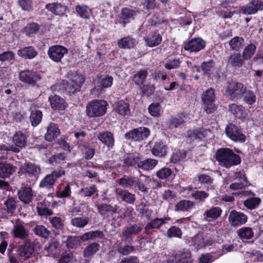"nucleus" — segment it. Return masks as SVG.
<instances>
[{"instance_id":"f257e3e1","label":"nucleus","mask_w":263,"mask_h":263,"mask_svg":"<svg viewBox=\"0 0 263 263\" xmlns=\"http://www.w3.org/2000/svg\"><path fill=\"white\" fill-rule=\"evenodd\" d=\"M216 159L220 165L229 168L241 162L240 157L228 148H219L216 153Z\"/></svg>"},{"instance_id":"f03ea898","label":"nucleus","mask_w":263,"mask_h":263,"mask_svg":"<svg viewBox=\"0 0 263 263\" xmlns=\"http://www.w3.org/2000/svg\"><path fill=\"white\" fill-rule=\"evenodd\" d=\"M107 105L105 100H92L86 106V115L90 118L102 116L106 113Z\"/></svg>"},{"instance_id":"7ed1b4c3","label":"nucleus","mask_w":263,"mask_h":263,"mask_svg":"<svg viewBox=\"0 0 263 263\" xmlns=\"http://www.w3.org/2000/svg\"><path fill=\"white\" fill-rule=\"evenodd\" d=\"M202 101L203 102V108L208 114L213 113L216 109L215 102L214 90L210 88L205 91L202 96Z\"/></svg>"},{"instance_id":"20e7f679","label":"nucleus","mask_w":263,"mask_h":263,"mask_svg":"<svg viewBox=\"0 0 263 263\" xmlns=\"http://www.w3.org/2000/svg\"><path fill=\"white\" fill-rule=\"evenodd\" d=\"M247 88L242 83L238 82H231L229 83L226 91L227 94L232 99H238L246 92Z\"/></svg>"},{"instance_id":"39448f33","label":"nucleus","mask_w":263,"mask_h":263,"mask_svg":"<svg viewBox=\"0 0 263 263\" xmlns=\"http://www.w3.org/2000/svg\"><path fill=\"white\" fill-rule=\"evenodd\" d=\"M68 49L61 45H53L50 47L47 54L51 60L56 63L62 62L64 55L68 53Z\"/></svg>"},{"instance_id":"423d86ee","label":"nucleus","mask_w":263,"mask_h":263,"mask_svg":"<svg viewBox=\"0 0 263 263\" xmlns=\"http://www.w3.org/2000/svg\"><path fill=\"white\" fill-rule=\"evenodd\" d=\"M150 130L145 127H140L131 130L125 134V137L128 139L137 141L146 139L149 135Z\"/></svg>"},{"instance_id":"0eeeda50","label":"nucleus","mask_w":263,"mask_h":263,"mask_svg":"<svg viewBox=\"0 0 263 263\" xmlns=\"http://www.w3.org/2000/svg\"><path fill=\"white\" fill-rule=\"evenodd\" d=\"M227 136L232 140L242 143L246 141V136L235 125L230 124L226 127Z\"/></svg>"},{"instance_id":"6e6552de","label":"nucleus","mask_w":263,"mask_h":263,"mask_svg":"<svg viewBox=\"0 0 263 263\" xmlns=\"http://www.w3.org/2000/svg\"><path fill=\"white\" fill-rule=\"evenodd\" d=\"M113 78L111 76L98 77L97 85L91 90V94L102 93L104 89L110 87L112 84Z\"/></svg>"},{"instance_id":"1a4fd4ad","label":"nucleus","mask_w":263,"mask_h":263,"mask_svg":"<svg viewBox=\"0 0 263 263\" xmlns=\"http://www.w3.org/2000/svg\"><path fill=\"white\" fill-rule=\"evenodd\" d=\"M64 175L62 170H57L46 175L40 182V186L42 188L50 189L52 187L56 180Z\"/></svg>"},{"instance_id":"9d476101","label":"nucleus","mask_w":263,"mask_h":263,"mask_svg":"<svg viewBox=\"0 0 263 263\" xmlns=\"http://www.w3.org/2000/svg\"><path fill=\"white\" fill-rule=\"evenodd\" d=\"M210 133V130L204 128L190 130L187 132V139L190 142H199L207 137Z\"/></svg>"},{"instance_id":"9b49d317","label":"nucleus","mask_w":263,"mask_h":263,"mask_svg":"<svg viewBox=\"0 0 263 263\" xmlns=\"http://www.w3.org/2000/svg\"><path fill=\"white\" fill-rule=\"evenodd\" d=\"M205 45V42L202 39L194 38L184 44V49L190 52H197L204 49Z\"/></svg>"},{"instance_id":"f8f14e48","label":"nucleus","mask_w":263,"mask_h":263,"mask_svg":"<svg viewBox=\"0 0 263 263\" xmlns=\"http://www.w3.org/2000/svg\"><path fill=\"white\" fill-rule=\"evenodd\" d=\"M248 220L247 216L241 212L232 211L229 216L230 224L233 227H238L245 223Z\"/></svg>"},{"instance_id":"ddd939ff","label":"nucleus","mask_w":263,"mask_h":263,"mask_svg":"<svg viewBox=\"0 0 263 263\" xmlns=\"http://www.w3.org/2000/svg\"><path fill=\"white\" fill-rule=\"evenodd\" d=\"M51 108L53 110H64L67 107L68 104L59 96L51 95L48 98Z\"/></svg>"},{"instance_id":"4468645a","label":"nucleus","mask_w":263,"mask_h":263,"mask_svg":"<svg viewBox=\"0 0 263 263\" xmlns=\"http://www.w3.org/2000/svg\"><path fill=\"white\" fill-rule=\"evenodd\" d=\"M19 200L25 204H29L33 198V192L30 186H23L17 191Z\"/></svg>"},{"instance_id":"2eb2a0df","label":"nucleus","mask_w":263,"mask_h":263,"mask_svg":"<svg viewBox=\"0 0 263 263\" xmlns=\"http://www.w3.org/2000/svg\"><path fill=\"white\" fill-rule=\"evenodd\" d=\"M22 173L29 177L37 178L41 172L40 167L34 163L25 164L21 167Z\"/></svg>"},{"instance_id":"dca6fc26","label":"nucleus","mask_w":263,"mask_h":263,"mask_svg":"<svg viewBox=\"0 0 263 263\" xmlns=\"http://www.w3.org/2000/svg\"><path fill=\"white\" fill-rule=\"evenodd\" d=\"M39 79L36 73L32 70H25L20 72V80L27 84H33Z\"/></svg>"},{"instance_id":"f3484780","label":"nucleus","mask_w":263,"mask_h":263,"mask_svg":"<svg viewBox=\"0 0 263 263\" xmlns=\"http://www.w3.org/2000/svg\"><path fill=\"white\" fill-rule=\"evenodd\" d=\"M262 10H263V2L259 1H253L241 8L242 13L245 14H254L258 11Z\"/></svg>"},{"instance_id":"a211bd4d","label":"nucleus","mask_w":263,"mask_h":263,"mask_svg":"<svg viewBox=\"0 0 263 263\" xmlns=\"http://www.w3.org/2000/svg\"><path fill=\"white\" fill-rule=\"evenodd\" d=\"M98 139L108 148H111L115 143V139L112 133L109 132H99L97 134Z\"/></svg>"},{"instance_id":"6ab92c4d","label":"nucleus","mask_w":263,"mask_h":263,"mask_svg":"<svg viewBox=\"0 0 263 263\" xmlns=\"http://www.w3.org/2000/svg\"><path fill=\"white\" fill-rule=\"evenodd\" d=\"M28 136L22 131H17L12 137L13 143L16 147L23 148L27 145Z\"/></svg>"},{"instance_id":"aec40b11","label":"nucleus","mask_w":263,"mask_h":263,"mask_svg":"<svg viewBox=\"0 0 263 263\" xmlns=\"http://www.w3.org/2000/svg\"><path fill=\"white\" fill-rule=\"evenodd\" d=\"M116 193L119 198L127 203L133 204L136 200L135 195L129 193L127 190L117 189Z\"/></svg>"},{"instance_id":"412c9836","label":"nucleus","mask_w":263,"mask_h":263,"mask_svg":"<svg viewBox=\"0 0 263 263\" xmlns=\"http://www.w3.org/2000/svg\"><path fill=\"white\" fill-rule=\"evenodd\" d=\"M17 54L25 59H32L37 55V52L32 46H28L18 49Z\"/></svg>"},{"instance_id":"4be33fe9","label":"nucleus","mask_w":263,"mask_h":263,"mask_svg":"<svg viewBox=\"0 0 263 263\" xmlns=\"http://www.w3.org/2000/svg\"><path fill=\"white\" fill-rule=\"evenodd\" d=\"M60 134L58 125L54 123H50L48 126L45 138L47 141H52L57 138Z\"/></svg>"},{"instance_id":"5701e85b","label":"nucleus","mask_w":263,"mask_h":263,"mask_svg":"<svg viewBox=\"0 0 263 263\" xmlns=\"http://www.w3.org/2000/svg\"><path fill=\"white\" fill-rule=\"evenodd\" d=\"M136 44V40L130 36L122 37L118 41V46L124 49L134 48Z\"/></svg>"},{"instance_id":"b1692460","label":"nucleus","mask_w":263,"mask_h":263,"mask_svg":"<svg viewBox=\"0 0 263 263\" xmlns=\"http://www.w3.org/2000/svg\"><path fill=\"white\" fill-rule=\"evenodd\" d=\"M45 8L55 15H62L66 11V7L61 3L56 2L46 5Z\"/></svg>"},{"instance_id":"393cba45","label":"nucleus","mask_w":263,"mask_h":263,"mask_svg":"<svg viewBox=\"0 0 263 263\" xmlns=\"http://www.w3.org/2000/svg\"><path fill=\"white\" fill-rule=\"evenodd\" d=\"M151 152L152 154L155 156L164 157L166 155L167 147L162 142H157L152 148Z\"/></svg>"},{"instance_id":"a878e982","label":"nucleus","mask_w":263,"mask_h":263,"mask_svg":"<svg viewBox=\"0 0 263 263\" xmlns=\"http://www.w3.org/2000/svg\"><path fill=\"white\" fill-rule=\"evenodd\" d=\"M84 81V78L82 75L74 74L71 80L68 82V86L73 92L79 89L80 86Z\"/></svg>"},{"instance_id":"bb28decb","label":"nucleus","mask_w":263,"mask_h":263,"mask_svg":"<svg viewBox=\"0 0 263 263\" xmlns=\"http://www.w3.org/2000/svg\"><path fill=\"white\" fill-rule=\"evenodd\" d=\"M84 81V78L82 75L74 74L71 80L68 82V86L73 92L79 89L80 86Z\"/></svg>"},{"instance_id":"cd10ccee","label":"nucleus","mask_w":263,"mask_h":263,"mask_svg":"<svg viewBox=\"0 0 263 263\" xmlns=\"http://www.w3.org/2000/svg\"><path fill=\"white\" fill-rule=\"evenodd\" d=\"M144 41L147 46L153 47L160 44L162 41V36L157 33H154L144 37Z\"/></svg>"},{"instance_id":"c85d7f7f","label":"nucleus","mask_w":263,"mask_h":263,"mask_svg":"<svg viewBox=\"0 0 263 263\" xmlns=\"http://www.w3.org/2000/svg\"><path fill=\"white\" fill-rule=\"evenodd\" d=\"M229 108L230 112L237 118H245L247 115L241 105L232 103L229 105Z\"/></svg>"},{"instance_id":"c756f323","label":"nucleus","mask_w":263,"mask_h":263,"mask_svg":"<svg viewBox=\"0 0 263 263\" xmlns=\"http://www.w3.org/2000/svg\"><path fill=\"white\" fill-rule=\"evenodd\" d=\"M114 109L121 116H126L130 112L128 103L123 100L118 101L115 105Z\"/></svg>"},{"instance_id":"7c9ffc66","label":"nucleus","mask_w":263,"mask_h":263,"mask_svg":"<svg viewBox=\"0 0 263 263\" xmlns=\"http://www.w3.org/2000/svg\"><path fill=\"white\" fill-rule=\"evenodd\" d=\"M13 233L14 237L25 239L28 236V231L24 226L19 222H16L13 227Z\"/></svg>"},{"instance_id":"2f4dec72","label":"nucleus","mask_w":263,"mask_h":263,"mask_svg":"<svg viewBox=\"0 0 263 263\" xmlns=\"http://www.w3.org/2000/svg\"><path fill=\"white\" fill-rule=\"evenodd\" d=\"M243 60L239 53L234 52L229 57L228 65L234 67H240L242 65Z\"/></svg>"},{"instance_id":"473e14b6","label":"nucleus","mask_w":263,"mask_h":263,"mask_svg":"<svg viewBox=\"0 0 263 263\" xmlns=\"http://www.w3.org/2000/svg\"><path fill=\"white\" fill-rule=\"evenodd\" d=\"M15 171L14 167L11 164L0 163V178H8Z\"/></svg>"},{"instance_id":"72a5a7b5","label":"nucleus","mask_w":263,"mask_h":263,"mask_svg":"<svg viewBox=\"0 0 263 263\" xmlns=\"http://www.w3.org/2000/svg\"><path fill=\"white\" fill-rule=\"evenodd\" d=\"M99 213L103 216L112 215L117 211L116 206H112L107 204H102L98 206Z\"/></svg>"},{"instance_id":"f704fd0d","label":"nucleus","mask_w":263,"mask_h":263,"mask_svg":"<svg viewBox=\"0 0 263 263\" xmlns=\"http://www.w3.org/2000/svg\"><path fill=\"white\" fill-rule=\"evenodd\" d=\"M4 209L8 214L12 215L16 209V202L14 198L8 197L4 203Z\"/></svg>"},{"instance_id":"c9c22d12","label":"nucleus","mask_w":263,"mask_h":263,"mask_svg":"<svg viewBox=\"0 0 263 263\" xmlns=\"http://www.w3.org/2000/svg\"><path fill=\"white\" fill-rule=\"evenodd\" d=\"M147 74L146 70L141 69L133 76L132 80L137 85H141L145 82Z\"/></svg>"},{"instance_id":"e433bc0d","label":"nucleus","mask_w":263,"mask_h":263,"mask_svg":"<svg viewBox=\"0 0 263 263\" xmlns=\"http://www.w3.org/2000/svg\"><path fill=\"white\" fill-rule=\"evenodd\" d=\"M158 164V161L153 159H147L143 161L140 160L138 167L145 171L153 170Z\"/></svg>"},{"instance_id":"4c0bfd02","label":"nucleus","mask_w":263,"mask_h":263,"mask_svg":"<svg viewBox=\"0 0 263 263\" xmlns=\"http://www.w3.org/2000/svg\"><path fill=\"white\" fill-rule=\"evenodd\" d=\"M193 202L187 200H182L178 202L175 206V210L176 211H187L192 209L194 206Z\"/></svg>"},{"instance_id":"58836bf2","label":"nucleus","mask_w":263,"mask_h":263,"mask_svg":"<svg viewBox=\"0 0 263 263\" xmlns=\"http://www.w3.org/2000/svg\"><path fill=\"white\" fill-rule=\"evenodd\" d=\"M244 39L239 36H235L232 39L229 43L232 50L239 51L244 44Z\"/></svg>"},{"instance_id":"ea45409f","label":"nucleus","mask_w":263,"mask_h":263,"mask_svg":"<svg viewBox=\"0 0 263 263\" xmlns=\"http://www.w3.org/2000/svg\"><path fill=\"white\" fill-rule=\"evenodd\" d=\"M221 212L222 210L219 207H212L205 210L203 216L206 218L215 219L220 216Z\"/></svg>"},{"instance_id":"a19ab883","label":"nucleus","mask_w":263,"mask_h":263,"mask_svg":"<svg viewBox=\"0 0 263 263\" xmlns=\"http://www.w3.org/2000/svg\"><path fill=\"white\" fill-rule=\"evenodd\" d=\"M137 12L134 10L124 8L121 10V19L124 23H128L130 20L134 19V16L136 14Z\"/></svg>"},{"instance_id":"79ce46f5","label":"nucleus","mask_w":263,"mask_h":263,"mask_svg":"<svg viewBox=\"0 0 263 263\" xmlns=\"http://www.w3.org/2000/svg\"><path fill=\"white\" fill-rule=\"evenodd\" d=\"M89 221L88 217H72L71 219V223L74 226L79 228H84Z\"/></svg>"},{"instance_id":"37998d69","label":"nucleus","mask_w":263,"mask_h":263,"mask_svg":"<svg viewBox=\"0 0 263 263\" xmlns=\"http://www.w3.org/2000/svg\"><path fill=\"white\" fill-rule=\"evenodd\" d=\"M141 159L140 155H130L126 156L124 160V164L127 166H134L137 165L138 166V163H140V160Z\"/></svg>"},{"instance_id":"c03bdc74","label":"nucleus","mask_w":263,"mask_h":263,"mask_svg":"<svg viewBox=\"0 0 263 263\" xmlns=\"http://www.w3.org/2000/svg\"><path fill=\"white\" fill-rule=\"evenodd\" d=\"M239 237L242 239H249L254 236V233L251 228L249 227H243L239 229L237 231Z\"/></svg>"},{"instance_id":"a18cd8bd","label":"nucleus","mask_w":263,"mask_h":263,"mask_svg":"<svg viewBox=\"0 0 263 263\" xmlns=\"http://www.w3.org/2000/svg\"><path fill=\"white\" fill-rule=\"evenodd\" d=\"M40 26L35 23H30L27 24L23 28V32L28 36H31L33 34H36L39 30Z\"/></svg>"},{"instance_id":"49530a36","label":"nucleus","mask_w":263,"mask_h":263,"mask_svg":"<svg viewBox=\"0 0 263 263\" xmlns=\"http://www.w3.org/2000/svg\"><path fill=\"white\" fill-rule=\"evenodd\" d=\"M201 67L205 74L210 76L214 70L215 62L212 60L207 62H204L201 64Z\"/></svg>"},{"instance_id":"de8ad7c7","label":"nucleus","mask_w":263,"mask_h":263,"mask_svg":"<svg viewBox=\"0 0 263 263\" xmlns=\"http://www.w3.org/2000/svg\"><path fill=\"white\" fill-rule=\"evenodd\" d=\"M172 171L167 167H163L156 173V176L160 180H166L172 175Z\"/></svg>"},{"instance_id":"09e8293b","label":"nucleus","mask_w":263,"mask_h":263,"mask_svg":"<svg viewBox=\"0 0 263 263\" xmlns=\"http://www.w3.org/2000/svg\"><path fill=\"white\" fill-rule=\"evenodd\" d=\"M137 180L134 177H124L118 180V183L125 188H128L134 185Z\"/></svg>"},{"instance_id":"8fccbe9b","label":"nucleus","mask_w":263,"mask_h":263,"mask_svg":"<svg viewBox=\"0 0 263 263\" xmlns=\"http://www.w3.org/2000/svg\"><path fill=\"white\" fill-rule=\"evenodd\" d=\"M256 46L252 44L247 45L243 50L242 57L244 60H248L254 54L256 50Z\"/></svg>"},{"instance_id":"3c124183","label":"nucleus","mask_w":263,"mask_h":263,"mask_svg":"<svg viewBox=\"0 0 263 263\" xmlns=\"http://www.w3.org/2000/svg\"><path fill=\"white\" fill-rule=\"evenodd\" d=\"M42 113L39 110H32L30 116V122L33 126H37L41 121Z\"/></svg>"},{"instance_id":"603ef678","label":"nucleus","mask_w":263,"mask_h":263,"mask_svg":"<svg viewBox=\"0 0 263 263\" xmlns=\"http://www.w3.org/2000/svg\"><path fill=\"white\" fill-rule=\"evenodd\" d=\"M76 10L78 14L83 18H88L91 14V11L85 5L77 6Z\"/></svg>"},{"instance_id":"864d4df0","label":"nucleus","mask_w":263,"mask_h":263,"mask_svg":"<svg viewBox=\"0 0 263 263\" xmlns=\"http://www.w3.org/2000/svg\"><path fill=\"white\" fill-rule=\"evenodd\" d=\"M261 200L258 197L249 198L244 201V205L249 209H256L260 204Z\"/></svg>"},{"instance_id":"5fc2aeb1","label":"nucleus","mask_w":263,"mask_h":263,"mask_svg":"<svg viewBox=\"0 0 263 263\" xmlns=\"http://www.w3.org/2000/svg\"><path fill=\"white\" fill-rule=\"evenodd\" d=\"M142 227L139 225H134L127 227L123 231V235L125 237H129L130 236L136 234L142 230Z\"/></svg>"},{"instance_id":"6e6d98bb","label":"nucleus","mask_w":263,"mask_h":263,"mask_svg":"<svg viewBox=\"0 0 263 263\" xmlns=\"http://www.w3.org/2000/svg\"><path fill=\"white\" fill-rule=\"evenodd\" d=\"M186 154L184 151H178L174 153L170 158V162L178 163L186 158Z\"/></svg>"},{"instance_id":"4d7b16f0","label":"nucleus","mask_w":263,"mask_h":263,"mask_svg":"<svg viewBox=\"0 0 263 263\" xmlns=\"http://www.w3.org/2000/svg\"><path fill=\"white\" fill-rule=\"evenodd\" d=\"M148 109L151 115L153 117H159L161 112V106L158 103L151 104L149 106Z\"/></svg>"},{"instance_id":"13d9d810","label":"nucleus","mask_w":263,"mask_h":263,"mask_svg":"<svg viewBox=\"0 0 263 263\" xmlns=\"http://www.w3.org/2000/svg\"><path fill=\"white\" fill-rule=\"evenodd\" d=\"M191 192V195L196 200H204L209 196V194L203 191H199L196 190H192L189 189Z\"/></svg>"},{"instance_id":"bf43d9fd","label":"nucleus","mask_w":263,"mask_h":263,"mask_svg":"<svg viewBox=\"0 0 263 263\" xmlns=\"http://www.w3.org/2000/svg\"><path fill=\"white\" fill-rule=\"evenodd\" d=\"M167 236L168 237L181 238L182 235L181 230L176 226L171 227L167 231Z\"/></svg>"},{"instance_id":"052dcab7","label":"nucleus","mask_w":263,"mask_h":263,"mask_svg":"<svg viewBox=\"0 0 263 263\" xmlns=\"http://www.w3.org/2000/svg\"><path fill=\"white\" fill-rule=\"evenodd\" d=\"M198 180L200 183L204 185H211L213 182V178L210 175L205 174L199 175L198 176Z\"/></svg>"},{"instance_id":"680f3d73","label":"nucleus","mask_w":263,"mask_h":263,"mask_svg":"<svg viewBox=\"0 0 263 263\" xmlns=\"http://www.w3.org/2000/svg\"><path fill=\"white\" fill-rule=\"evenodd\" d=\"M180 63L179 59H169L165 63L164 67L168 70L176 69L180 67Z\"/></svg>"},{"instance_id":"e2e57ef3","label":"nucleus","mask_w":263,"mask_h":263,"mask_svg":"<svg viewBox=\"0 0 263 263\" xmlns=\"http://www.w3.org/2000/svg\"><path fill=\"white\" fill-rule=\"evenodd\" d=\"M60 248H44L43 253L45 256H51L53 258L59 255Z\"/></svg>"},{"instance_id":"0e129e2a","label":"nucleus","mask_w":263,"mask_h":263,"mask_svg":"<svg viewBox=\"0 0 263 263\" xmlns=\"http://www.w3.org/2000/svg\"><path fill=\"white\" fill-rule=\"evenodd\" d=\"M35 234L46 238L49 235V231L43 226H37L34 230Z\"/></svg>"},{"instance_id":"69168bd1","label":"nucleus","mask_w":263,"mask_h":263,"mask_svg":"<svg viewBox=\"0 0 263 263\" xmlns=\"http://www.w3.org/2000/svg\"><path fill=\"white\" fill-rule=\"evenodd\" d=\"M245 93L243 101L246 104L252 105L256 102V96L253 92L246 90Z\"/></svg>"},{"instance_id":"338daca9","label":"nucleus","mask_w":263,"mask_h":263,"mask_svg":"<svg viewBox=\"0 0 263 263\" xmlns=\"http://www.w3.org/2000/svg\"><path fill=\"white\" fill-rule=\"evenodd\" d=\"M58 263H77V261L73 254L70 253L62 256Z\"/></svg>"},{"instance_id":"774afa93","label":"nucleus","mask_w":263,"mask_h":263,"mask_svg":"<svg viewBox=\"0 0 263 263\" xmlns=\"http://www.w3.org/2000/svg\"><path fill=\"white\" fill-rule=\"evenodd\" d=\"M18 251L21 257L28 258L31 256L34 249L33 248H19Z\"/></svg>"}]
</instances>
